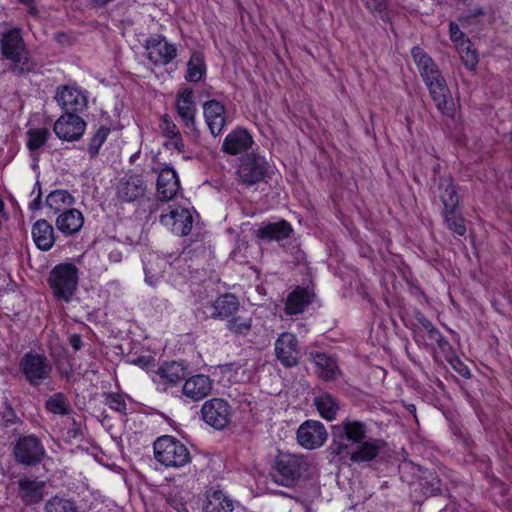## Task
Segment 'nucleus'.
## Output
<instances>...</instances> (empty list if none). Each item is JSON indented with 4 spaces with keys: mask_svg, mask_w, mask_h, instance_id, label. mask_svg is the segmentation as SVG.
Wrapping results in <instances>:
<instances>
[{
    "mask_svg": "<svg viewBox=\"0 0 512 512\" xmlns=\"http://www.w3.org/2000/svg\"><path fill=\"white\" fill-rule=\"evenodd\" d=\"M411 54L437 110L444 116L454 117L451 91L433 59L419 46L413 47Z\"/></svg>",
    "mask_w": 512,
    "mask_h": 512,
    "instance_id": "f257e3e1",
    "label": "nucleus"
},
{
    "mask_svg": "<svg viewBox=\"0 0 512 512\" xmlns=\"http://www.w3.org/2000/svg\"><path fill=\"white\" fill-rule=\"evenodd\" d=\"M0 52L2 58L9 61V69L13 74H29L36 68V62L23 39L20 28L12 27L2 32Z\"/></svg>",
    "mask_w": 512,
    "mask_h": 512,
    "instance_id": "f03ea898",
    "label": "nucleus"
},
{
    "mask_svg": "<svg viewBox=\"0 0 512 512\" xmlns=\"http://www.w3.org/2000/svg\"><path fill=\"white\" fill-rule=\"evenodd\" d=\"M47 283L56 300L69 303L78 288L79 270L73 263L57 264L49 272Z\"/></svg>",
    "mask_w": 512,
    "mask_h": 512,
    "instance_id": "7ed1b4c3",
    "label": "nucleus"
},
{
    "mask_svg": "<svg viewBox=\"0 0 512 512\" xmlns=\"http://www.w3.org/2000/svg\"><path fill=\"white\" fill-rule=\"evenodd\" d=\"M331 436V453L337 456L348 454L353 445L366 438L367 425L358 420L345 418L341 423L331 427Z\"/></svg>",
    "mask_w": 512,
    "mask_h": 512,
    "instance_id": "20e7f679",
    "label": "nucleus"
},
{
    "mask_svg": "<svg viewBox=\"0 0 512 512\" xmlns=\"http://www.w3.org/2000/svg\"><path fill=\"white\" fill-rule=\"evenodd\" d=\"M307 470L308 464L303 456L279 452L272 466V478L275 483L292 488Z\"/></svg>",
    "mask_w": 512,
    "mask_h": 512,
    "instance_id": "39448f33",
    "label": "nucleus"
},
{
    "mask_svg": "<svg viewBox=\"0 0 512 512\" xmlns=\"http://www.w3.org/2000/svg\"><path fill=\"white\" fill-rule=\"evenodd\" d=\"M154 458L166 467L180 468L191 462V454L180 440L171 436L163 435L153 443Z\"/></svg>",
    "mask_w": 512,
    "mask_h": 512,
    "instance_id": "423d86ee",
    "label": "nucleus"
},
{
    "mask_svg": "<svg viewBox=\"0 0 512 512\" xmlns=\"http://www.w3.org/2000/svg\"><path fill=\"white\" fill-rule=\"evenodd\" d=\"M19 369L24 379L32 387H39L48 383L53 371L49 359L44 354L34 351H29L22 356Z\"/></svg>",
    "mask_w": 512,
    "mask_h": 512,
    "instance_id": "0eeeda50",
    "label": "nucleus"
},
{
    "mask_svg": "<svg viewBox=\"0 0 512 512\" xmlns=\"http://www.w3.org/2000/svg\"><path fill=\"white\" fill-rule=\"evenodd\" d=\"M13 455L17 463L34 467L43 461L46 450L38 437L25 435L19 437L15 442Z\"/></svg>",
    "mask_w": 512,
    "mask_h": 512,
    "instance_id": "6e6552de",
    "label": "nucleus"
},
{
    "mask_svg": "<svg viewBox=\"0 0 512 512\" xmlns=\"http://www.w3.org/2000/svg\"><path fill=\"white\" fill-rule=\"evenodd\" d=\"M147 192V183L142 173L130 170L124 173L116 183V197L121 203H134L142 199Z\"/></svg>",
    "mask_w": 512,
    "mask_h": 512,
    "instance_id": "1a4fd4ad",
    "label": "nucleus"
},
{
    "mask_svg": "<svg viewBox=\"0 0 512 512\" xmlns=\"http://www.w3.org/2000/svg\"><path fill=\"white\" fill-rule=\"evenodd\" d=\"M203 421L217 430L226 428L232 417V408L222 398H213L204 402L201 408Z\"/></svg>",
    "mask_w": 512,
    "mask_h": 512,
    "instance_id": "9d476101",
    "label": "nucleus"
},
{
    "mask_svg": "<svg viewBox=\"0 0 512 512\" xmlns=\"http://www.w3.org/2000/svg\"><path fill=\"white\" fill-rule=\"evenodd\" d=\"M54 99L65 113H82L88 107L86 92L74 86L57 87Z\"/></svg>",
    "mask_w": 512,
    "mask_h": 512,
    "instance_id": "9b49d317",
    "label": "nucleus"
},
{
    "mask_svg": "<svg viewBox=\"0 0 512 512\" xmlns=\"http://www.w3.org/2000/svg\"><path fill=\"white\" fill-rule=\"evenodd\" d=\"M147 58L154 65H168L177 56V48L169 43L164 36L154 35L145 42Z\"/></svg>",
    "mask_w": 512,
    "mask_h": 512,
    "instance_id": "f8f14e48",
    "label": "nucleus"
},
{
    "mask_svg": "<svg viewBox=\"0 0 512 512\" xmlns=\"http://www.w3.org/2000/svg\"><path fill=\"white\" fill-rule=\"evenodd\" d=\"M187 376V367L183 362L170 361L162 363L155 371L153 382L159 390L166 391L177 385Z\"/></svg>",
    "mask_w": 512,
    "mask_h": 512,
    "instance_id": "ddd939ff",
    "label": "nucleus"
},
{
    "mask_svg": "<svg viewBox=\"0 0 512 512\" xmlns=\"http://www.w3.org/2000/svg\"><path fill=\"white\" fill-rule=\"evenodd\" d=\"M86 122L75 113H64L54 123L53 130L57 137L65 141L78 140L85 132Z\"/></svg>",
    "mask_w": 512,
    "mask_h": 512,
    "instance_id": "4468645a",
    "label": "nucleus"
},
{
    "mask_svg": "<svg viewBox=\"0 0 512 512\" xmlns=\"http://www.w3.org/2000/svg\"><path fill=\"white\" fill-rule=\"evenodd\" d=\"M327 439V432L320 421L307 420L297 430V441L306 449L321 447Z\"/></svg>",
    "mask_w": 512,
    "mask_h": 512,
    "instance_id": "2eb2a0df",
    "label": "nucleus"
},
{
    "mask_svg": "<svg viewBox=\"0 0 512 512\" xmlns=\"http://www.w3.org/2000/svg\"><path fill=\"white\" fill-rule=\"evenodd\" d=\"M275 354L284 367H293L299 363L298 340L292 333H281L275 341Z\"/></svg>",
    "mask_w": 512,
    "mask_h": 512,
    "instance_id": "dca6fc26",
    "label": "nucleus"
},
{
    "mask_svg": "<svg viewBox=\"0 0 512 512\" xmlns=\"http://www.w3.org/2000/svg\"><path fill=\"white\" fill-rule=\"evenodd\" d=\"M294 232L292 225L285 219L277 222H262L257 229L253 231L256 239L263 242H281L288 239Z\"/></svg>",
    "mask_w": 512,
    "mask_h": 512,
    "instance_id": "f3484780",
    "label": "nucleus"
},
{
    "mask_svg": "<svg viewBox=\"0 0 512 512\" xmlns=\"http://www.w3.org/2000/svg\"><path fill=\"white\" fill-rule=\"evenodd\" d=\"M160 223L170 228L173 233L186 236L191 232L193 217L186 208H174L160 215Z\"/></svg>",
    "mask_w": 512,
    "mask_h": 512,
    "instance_id": "a211bd4d",
    "label": "nucleus"
},
{
    "mask_svg": "<svg viewBox=\"0 0 512 512\" xmlns=\"http://www.w3.org/2000/svg\"><path fill=\"white\" fill-rule=\"evenodd\" d=\"M213 382L209 376L197 374L185 380L182 393L192 401L206 398L212 391Z\"/></svg>",
    "mask_w": 512,
    "mask_h": 512,
    "instance_id": "6ab92c4d",
    "label": "nucleus"
},
{
    "mask_svg": "<svg viewBox=\"0 0 512 512\" xmlns=\"http://www.w3.org/2000/svg\"><path fill=\"white\" fill-rule=\"evenodd\" d=\"M414 317L419 328L427 334L428 342H426L425 345L437 344L438 348L444 354L452 352V346L449 341L420 310L414 311Z\"/></svg>",
    "mask_w": 512,
    "mask_h": 512,
    "instance_id": "aec40b11",
    "label": "nucleus"
},
{
    "mask_svg": "<svg viewBox=\"0 0 512 512\" xmlns=\"http://www.w3.org/2000/svg\"><path fill=\"white\" fill-rule=\"evenodd\" d=\"M352 452L349 451L350 460L354 463H364L374 460L386 446V443L377 438H365Z\"/></svg>",
    "mask_w": 512,
    "mask_h": 512,
    "instance_id": "412c9836",
    "label": "nucleus"
},
{
    "mask_svg": "<svg viewBox=\"0 0 512 512\" xmlns=\"http://www.w3.org/2000/svg\"><path fill=\"white\" fill-rule=\"evenodd\" d=\"M176 110L179 117L184 121L185 126L189 128L193 133L198 134L195 114L196 106L193 101V90L190 88L178 93L176 101Z\"/></svg>",
    "mask_w": 512,
    "mask_h": 512,
    "instance_id": "4be33fe9",
    "label": "nucleus"
},
{
    "mask_svg": "<svg viewBox=\"0 0 512 512\" xmlns=\"http://www.w3.org/2000/svg\"><path fill=\"white\" fill-rule=\"evenodd\" d=\"M180 189V181L173 168L166 167L158 173L157 196L161 201L173 199Z\"/></svg>",
    "mask_w": 512,
    "mask_h": 512,
    "instance_id": "5701e85b",
    "label": "nucleus"
},
{
    "mask_svg": "<svg viewBox=\"0 0 512 512\" xmlns=\"http://www.w3.org/2000/svg\"><path fill=\"white\" fill-rule=\"evenodd\" d=\"M252 135L243 128H236L224 139L223 150L230 155L246 152L253 145Z\"/></svg>",
    "mask_w": 512,
    "mask_h": 512,
    "instance_id": "b1692460",
    "label": "nucleus"
},
{
    "mask_svg": "<svg viewBox=\"0 0 512 512\" xmlns=\"http://www.w3.org/2000/svg\"><path fill=\"white\" fill-rule=\"evenodd\" d=\"M315 294L312 290L297 286L287 297L285 303V312L287 315H297L303 313L312 303Z\"/></svg>",
    "mask_w": 512,
    "mask_h": 512,
    "instance_id": "393cba45",
    "label": "nucleus"
},
{
    "mask_svg": "<svg viewBox=\"0 0 512 512\" xmlns=\"http://www.w3.org/2000/svg\"><path fill=\"white\" fill-rule=\"evenodd\" d=\"M234 501L226 493L217 488H209L205 492L203 512H232Z\"/></svg>",
    "mask_w": 512,
    "mask_h": 512,
    "instance_id": "a878e982",
    "label": "nucleus"
},
{
    "mask_svg": "<svg viewBox=\"0 0 512 512\" xmlns=\"http://www.w3.org/2000/svg\"><path fill=\"white\" fill-rule=\"evenodd\" d=\"M203 109L211 134L219 135L226 123L224 106L216 100H210L204 104Z\"/></svg>",
    "mask_w": 512,
    "mask_h": 512,
    "instance_id": "bb28decb",
    "label": "nucleus"
},
{
    "mask_svg": "<svg viewBox=\"0 0 512 512\" xmlns=\"http://www.w3.org/2000/svg\"><path fill=\"white\" fill-rule=\"evenodd\" d=\"M266 162H240L237 169L239 180L246 186L263 181L268 174Z\"/></svg>",
    "mask_w": 512,
    "mask_h": 512,
    "instance_id": "cd10ccee",
    "label": "nucleus"
},
{
    "mask_svg": "<svg viewBox=\"0 0 512 512\" xmlns=\"http://www.w3.org/2000/svg\"><path fill=\"white\" fill-rule=\"evenodd\" d=\"M57 229L66 236H72L80 231L84 224L83 214L75 208L63 211L56 219Z\"/></svg>",
    "mask_w": 512,
    "mask_h": 512,
    "instance_id": "c85d7f7f",
    "label": "nucleus"
},
{
    "mask_svg": "<svg viewBox=\"0 0 512 512\" xmlns=\"http://www.w3.org/2000/svg\"><path fill=\"white\" fill-rule=\"evenodd\" d=\"M19 496L26 505L37 504L44 496V481L22 478L18 481Z\"/></svg>",
    "mask_w": 512,
    "mask_h": 512,
    "instance_id": "c756f323",
    "label": "nucleus"
},
{
    "mask_svg": "<svg viewBox=\"0 0 512 512\" xmlns=\"http://www.w3.org/2000/svg\"><path fill=\"white\" fill-rule=\"evenodd\" d=\"M35 245L42 251L50 250L55 243L53 226L45 219L37 220L32 226Z\"/></svg>",
    "mask_w": 512,
    "mask_h": 512,
    "instance_id": "7c9ffc66",
    "label": "nucleus"
},
{
    "mask_svg": "<svg viewBox=\"0 0 512 512\" xmlns=\"http://www.w3.org/2000/svg\"><path fill=\"white\" fill-rule=\"evenodd\" d=\"M317 375L324 381H334L340 374L337 361L326 353L317 352L313 356Z\"/></svg>",
    "mask_w": 512,
    "mask_h": 512,
    "instance_id": "2f4dec72",
    "label": "nucleus"
},
{
    "mask_svg": "<svg viewBox=\"0 0 512 512\" xmlns=\"http://www.w3.org/2000/svg\"><path fill=\"white\" fill-rule=\"evenodd\" d=\"M239 301L232 294H225L218 297L213 305V312L211 314L212 318L219 319H230L234 316V314L239 309Z\"/></svg>",
    "mask_w": 512,
    "mask_h": 512,
    "instance_id": "473e14b6",
    "label": "nucleus"
},
{
    "mask_svg": "<svg viewBox=\"0 0 512 512\" xmlns=\"http://www.w3.org/2000/svg\"><path fill=\"white\" fill-rule=\"evenodd\" d=\"M438 191L440 201L443 205L442 211L461 208L459 196L451 178H440Z\"/></svg>",
    "mask_w": 512,
    "mask_h": 512,
    "instance_id": "72a5a7b5",
    "label": "nucleus"
},
{
    "mask_svg": "<svg viewBox=\"0 0 512 512\" xmlns=\"http://www.w3.org/2000/svg\"><path fill=\"white\" fill-rule=\"evenodd\" d=\"M314 404L320 415L328 421L334 420L340 410L339 401L330 393H322L315 397Z\"/></svg>",
    "mask_w": 512,
    "mask_h": 512,
    "instance_id": "f704fd0d",
    "label": "nucleus"
},
{
    "mask_svg": "<svg viewBox=\"0 0 512 512\" xmlns=\"http://www.w3.org/2000/svg\"><path fill=\"white\" fill-rule=\"evenodd\" d=\"M74 202V197L67 190L58 189L47 195L45 205L56 213L67 210L66 208L73 205Z\"/></svg>",
    "mask_w": 512,
    "mask_h": 512,
    "instance_id": "c9c22d12",
    "label": "nucleus"
},
{
    "mask_svg": "<svg viewBox=\"0 0 512 512\" xmlns=\"http://www.w3.org/2000/svg\"><path fill=\"white\" fill-rule=\"evenodd\" d=\"M442 217L447 228L456 236L462 237L466 234L465 220L461 208L442 211Z\"/></svg>",
    "mask_w": 512,
    "mask_h": 512,
    "instance_id": "e433bc0d",
    "label": "nucleus"
},
{
    "mask_svg": "<svg viewBox=\"0 0 512 512\" xmlns=\"http://www.w3.org/2000/svg\"><path fill=\"white\" fill-rule=\"evenodd\" d=\"M45 408L52 414L62 416L69 415L72 411L66 396L61 392H57L51 395L45 401Z\"/></svg>",
    "mask_w": 512,
    "mask_h": 512,
    "instance_id": "4c0bfd02",
    "label": "nucleus"
},
{
    "mask_svg": "<svg viewBox=\"0 0 512 512\" xmlns=\"http://www.w3.org/2000/svg\"><path fill=\"white\" fill-rule=\"evenodd\" d=\"M205 73V64L201 54L193 53L187 63L185 79L188 82H198Z\"/></svg>",
    "mask_w": 512,
    "mask_h": 512,
    "instance_id": "58836bf2",
    "label": "nucleus"
},
{
    "mask_svg": "<svg viewBox=\"0 0 512 512\" xmlns=\"http://www.w3.org/2000/svg\"><path fill=\"white\" fill-rule=\"evenodd\" d=\"M463 64L469 69L474 70L478 64V54L473 48L471 41H462L457 47Z\"/></svg>",
    "mask_w": 512,
    "mask_h": 512,
    "instance_id": "ea45409f",
    "label": "nucleus"
},
{
    "mask_svg": "<svg viewBox=\"0 0 512 512\" xmlns=\"http://www.w3.org/2000/svg\"><path fill=\"white\" fill-rule=\"evenodd\" d=\"M226 327L234 335L246 336L252 329V319L250 317L233 316L227 320Z\"/></svg>",
    "mask_w": 512,
    "mask_h": 512,
    "instance_id": "a19ab883",
    "label": "nucleus"
},
{
    "mask_svg": "<svg viewBox=\"0 0 512 512\" xmlns=\"http://www.w3.org/2000/svg\"><path fill=\"white\" fill-rule=\"evenodd\" d=\"M50 132L47 128H31L27 131V147L35 151L45 144Z\"/></svg>",
    "mask_w": 512,
    "mask_h": 512,
    "instance_id": "79ce46f5",
    "label": "nucleus"
},
{
    "mask_svg": "<svg viewBox=\"0 0 512 512\" xmlns=\"http://www.w3.org/2000/svg\"><path fill=\"white\" fill-rule=\"evenodd\" d=\"M109 133L110 129L108 127L101 126L90 139L88 144V152L91 158L97 156L99 148L104 143Z\"/></svg>",
    "mask_w": 512,
    "mask_h": 512,
    "instance_id": "37998d69",
    "label": "nucleus"
},
{
    "mask_svg": "<svg viewBox=\"0 0 512 512\" xmlns=\"http://www.w3.org/2000/svg\"><path fill=\"white\" fill-rule=\"evenodd\" d=\"M163 146L166 150L171 151L172 156H181L184 160H189L190 157L185 155V145L183 142L182 136H176L167 138L163 143Z\"/></svg>",
    "mask_w": 512,
    "mask_h": 512,
    "instance_id": "c03bdc74",
    "label": "nucleus"
},
{
    "mask_svg": "<svg viewBox=\"0 0 512 512\" xmlns=\"http://www.w3.org/2000/svg\"><path fill=\"white\" fill-rule=\"evenodd\" d=\"M104 403L112 410L126 415V402L123 396L119 393L109 392L104 393Z\"/></svg>",
    "mask_w": 512,
    "mask_h": 512,
    "instance_id": "a18cd8bd",
    "label": "nucleus"
},
{
    "mask_svg": "<svg viewBox=\"0 0 512 512\" xmlns=\"http://www.w3.org/2000/svg\"><path fill=\"white\" fill-rule=\"evenodd\" d=\"M364 6L374 15L385 19L388 8L387 0H361Z\"/></svg>",
    "mask_w": 512,
    "mask_h": 512,
    "instance_id": "49530a36",
    "label": "nucleus"
},
{
    "mask_svg": "<svg viewBox=\"0 0 512 512\" xmlns=\"http://www.w3.org/2000/svg\"><path fill=\"white\" fill-rule=\"evenodd\" d=\"M22 423L21 419L17 416L15 410L7 401L5 402V409L1 412L0 425L7 428L11 425Z\"/></svg>",
    "mask_w": 512,
    "mask_h": 512,
    "instance_id": "de8ad7c7",
    "label": "nucleus"
},
{
    "mask_svg": "<svg viewBox=\"0 0 512 512\" xmlns=\"http://www.w3.org/2000/svg\"><path fill=\"white\" fill-rule=\"evenodd\" d=\"M145 281L151 285V286H154L157 284V282L159 281V279L162 277L163 275V269L162 268H154V263L149 260L148 261V264L145 266Z\"/></svg>",
    "mask_w": 512,
    "mask_h": 512,
    "instance_id": "09e8293b",
    "label": "nucleus"
},
{
    "mask_svg": "<svg viewBox=\"0 0 512 512\" xmlns=\"http://www.w3.org/2000/svg\"><path fill=\"white\" fill-rule=\"evenodd\" d=\"M160 128L166 138L180 136L177 126L167 115L162 116Z\"/></svg>",
    "mask_w": 512,
    "mask_h": 512,
    "instance_id": "8fccbe9b",
    "label": "nucleus"
},
{
    "mask_svg": "<svg viewBox=\"0 0 512 512\" xmlns=\"http://www.w3.org/2000/svg\"><path fill=\"white\" fill-rule=\"evenodd\" d=\"M484 15V10L480 6L473 7L466 14H462L458 20L462 25H470L480 16Z\"/></svg>",
    "mask_w": 512,
    "mask_h": 512,
    "instance_id": "3c124183",
    "label": "nucleus"
},
{
    "mask_svg": "<svg viewBox=\"0 0 512 512\" xmlns=\"http://www.w3.org/2000/svg\"><path fill=\"white\" fill-rule=\"evenodd\" d=\"M449 354H453L452 352H449L446 355L447 360L451 364V366L454 368V370L460 374L462 377L469 378L471 376L470 371L468 367L457 357L454 358H448Z\"/></svg>",
    "mask_w": 512,
    "mask_h": 512,
    "instance_id": "603ef678",
    "label": "nucleus"
},
{
    "mask_svg": "<svg viewBox=\"0 0 512 512\" xmlns=\"http://www.w3.org/2000/svg\"><path fill=\"white\" fill-rule=\"evenodd\" d=\"M449 34L451 41L456 44V47H458V44L462 41H469V39L465 38V34L460 30L459 25L455 22L449 24Z\"/></svg>",
    "mask_w": 512,
    "mask_h": 512,
    "instance_id": "864d4df0",
    "label": "nucleus"
},
{
    "mask_svg": "<svg viewBox=\"0 0 512 512\" xmlns=\"http://www.w3.org/2000/svg\"><path fill=\"white\" fill-rule=\"evenodd\" d=\"M290 254H291V259L288 261L293 263L294 265H301L306 262L305 253L298 246H293Z\"/></svg>",
    "mask_w": 512,
    "mask_h": 512,
    "instance_id": "5fc2aeb1",
    "label": "nucleus"
},
{
    "mask_svg": "<svg viewBox=\"0 0 512 512\" xmlns=\"http://www.w3.org/2000/svg\"><path fill=\"white\" fill-rule=\"evenodd\" d=\"M36 186L38 187V193L35 199L29 204V209L32 211L39 210L42 206V189L39 180L36 181Z\"/></svg>",
    "mask_w": 512,
    "mask_h": 512,
    "instance_id": "6e6d98bb",
    "label": "nucleus"
},
{
    "mask_svg": "<svg viewBox=\"0 0 512 512\" xmlns=\"http://www.w3.org/2000/svg\"><path fill=\"white\" fill-rule=\"evenodd\" d=\"M68 342L74 351H79L83 346V341L80 334H71L68 338Z\"/></svg>",
    "mask_w": 512,
    "mask_h": 512,
    "instance_id": "4d7b16f0",
    "label": "nucleus"
},
{
    "mask_svg": "<svg viewBox=\"0 0 512 512\" xmlns=\"http://www.w3.org/2000/svg\"><path fill=\"white\" fill-rule=\"evenodd\" d=\"M123 253L119 248H113L108 253V259L112 263H119L122 261Z\"/></svg>",
    "mask_w": 512,
    "mask_h": 512,
    "instance_id": "13d9d810",
    "label": "nucleus"
},
{
    "mask_svg": "<svg viewBox=\"0 0 512 512\" xmlns=\"http://www.w3.org/2000/svg\"><path fill=\"white\" fill-rule=\"evenodd\" d=\"M68 436L71 438H80L82 436V431L77 422L73 419L71 428L67 432Z\"/></svg>",
    "mask_w": 512,
    "mask_h": 512,
    "instance_id": "bf43d9fd",
    "label": "nucleus"
},
{
    "mask_svg": "<svg viewBox=\"0 0 512 512\" xmlns=\"http://www.w3.org/2000/svg\"><path fill=\"white\" fill-rule=\"evenodd\" d=\"M153 362V358L151 356H141L132 361L133 364L140 366L142 368L149 367V365Z\"/></svg>",
    "mask_w": 512,
    "mask_h": 512,
    "instance_id": "052dcab7",
    "label": "nucleus"
},
{
    "mask_svg": "<svg viewBox=\"0 0 512 512\" xmlns=\"http://www.w3.org/2000/svg\"><path fill=\"white\" fill-rule=\"evenodd\" d=\"M25 6H27L28 8V13L33 16V17H37L39 12H38V9L37 7L35 6V3L34 1L31 2L30 4H25Z\"/></svg>",
    "mask_w": 512,
    "mask_h": 512,
    "instance_id": "680f3d73",
    "label": "nucleus"
},
{
    "mask_svg": "<svg viewBox=\"0 0 512 512\" xmlns=\"http://www.w3.org/2000/svg\"><path fill=\"white\" fill-rule=\"evenodd\" d=\"M112 0H92V2L96 5V6H105L106 4H108L109 2H111Z\"/></svg>",
    "mask_w": 512,
    "mask_h": 512,
    "instance_id": "e2e57ef3",
    "label": "nucleus"
},
{
    "mask_svg": "<svg viewBox=\"0 0 512 512\" xmlns=\"http://www.w3.org/2000/svg\"><path fill=\"white\" fill-rule=\"evenodd\" d=\"M407 410L411 413V414H415L416 413V406L414 404H409L407 405Z\"/></svg>",
    "mask_w": 512,
    "mask_h": 512,
    "instance_id": "0e129e2a",
    "label": "nucleus"
},
{
    "mask_svg": "<svg viewBox=\"0 0 512 512\" xmlns=\"http://www.w3.org/2000/svg\"><path fill=\"white\" fill-rule=\"evenodd\" d=\"M34 0H19L20 3H22L23 5L25 4H30L31 2H33Z\"/></svg>",
    "mask_w": 512,
    "mask_h": 512,
    "instance_id": "69168bd1",
    "label": "nucleus"
},
{
    "mask_svg": "<svg viewBox=\"0 0 512 512\" xmlns=\"http://www.w3.org/2000/svg\"><path fill=\"white\" fill-rule=\"evenodd\" d=\"M0 211H4V202L1 197H0Z\"/></svg>",
    "mask_w": 512,
    "mask_h": 512,
    "instance_id": "338daca9",
    "label": "nucleus"
},
{
    "mask_svg": "<svg viewBox=\"0 0 512 512\" xmlns=\"http://www.w3.org/2000/svg\"><path fill=\"white\" fill-rule=\"evenodd\" d=\"M35 192H37V193H38V187H37L36 185L34 186V189H33V191H32V194H34Z\"/></svg>",
    "mask_w": 512,
    "mask_h": 512,
    "instance_id": "774afa93",
    "label": "nucleus"
}]
</instances>
